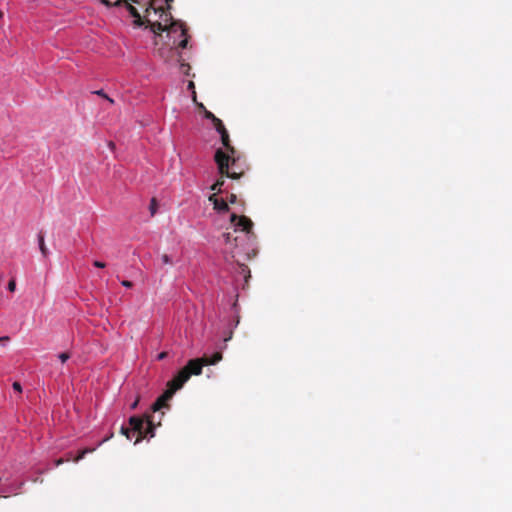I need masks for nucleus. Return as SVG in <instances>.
<instances>
[{
  "label": "nucleus",
  "mask_w": 512,
  "mask_h": 512,
  "mask_svg": "<svg viewBox=\"0 0 512 512\" xmlns=\"http://www.w3.org/2000/svg\"><path fill=\"white\" fill-rule=\"evenodd\" d=\"M223 241L225 243L224 253L229 254L232 258L235 257V249L238 248V238L233 237L229 232L223 234Z\"/></svg>",
  "instance_id": "obj_7"
},
{
  "label": "nucleus",
  "mask_w": 512,
  "mask_h": 512,
  "mask_svg": "<svg viewBox=\"0 0 512 512\" xmlns=\"http://www.w3.org/2000/svg\"><path fill=\"white\" fill-rule=\"evenodd\" d=\"M121 284L126 288H131L133 286L132 282L128 280H123Z\"/></svg>",
  "instance_id": "obj_23"
},
{
  "label": "nucleus",
  "mask_w": 512,
  "mask_h": 512,
  "mask_svg": "<svg viewBox=\"0 0 512 512\" xmlns=\"http://www.w3.org/2000/svg\"><path fill=\"white\" fill-rule=\"evenodd\" d=\"M94 93H95V94H97V95H99V96L104 97V98H105L107 101H109V103H111V104L114 102V101H113V99L109 98V97L104 93V91H103V90H97V91H95Z\"/></svg>",
  "instance_id": "obj_15"
},
{
  "label": "nucleus",
  "mask_w": 512,
  "mask_h": 512,
  "mask_svg": "<svg viewBox=\"0 0 512 512\" xmlns=\"http://www.w3.org/2000/svg\"><path fill=\"white\" fill-rule=\"evenodd\" d=\"M129 423L132 427V431H129L128 429L122 428V433L127 436L128 439H131V436L135 433L139 434V438L135 441V443H138L140 438L142 437H153L154 436V426L153 421L148 416L146 420L137 417L132 416L129 419Z\"/></svg>",
  "instance_id": "obj_4"
},
{
  "label": "nucleus",
  "mask_w": 512,
  "mask_h": 512,
  "mask_svg": "<svg viewBox=\"0 0 512 512\" xmlns=\"http://www.w3.org/2000/svg\"><path fill=\"white\" fill-rule=\"evenodd\" d=\"M166 356H167V353H166V352H161V353L157 356V358H158V360H163L164 358H166Z\"/></svg>",
  "instance_id": "obj_26"
},
{
  "label": "nucleus",
  "mask_w": 512,
  "mask_h": 512,
  "mask_svg": "<svg viewBox=\"0 0 512 512\" xmlns=\"http://www.w3.org/2000/svg\"><path fill=\"white\" fill-rule=\"evenodd\" d=\"M58 358L60 359V361H61L62 363H64V362H66V361L70 358V356H69V354H67V353H60V354L58 355Z\"/></svg>",
  "instance_id": "obj_17"
},
{
  "label": "nucleus",
  "mask_w": 512,
  "mask_h": 512,
  "mask_svg": "<svg viewBox=\"0 0 512 512\" xmlns=\"http://www.w3.org/2000/svg\"><path fill=\"white\" fill-rule=\"evenodd\" d=\"M16 289V283H15V280H11L9 283H8V290L11 291V292H14Z\"/></svg>",
  "instance_id": "obj_19"
},
{
  "label": "nucleus",
  "mask_w": 512,
  "mask_h": 512,
  "mask_svg": "<svg viewBox=\"0 0 512 512\" xmlns=\"http://www.w3.org/2000/svg\"><path fill=\"white\" fill-rule=\"evenodd\" d=\"M189 69H190L189 65H187L185 63H181V65H180L181 72L187 74Z\"/></svg>",
  "instance_id": "obj_20"
},
{
  "label": "nucleus",
  "mask_w": 512,
  "mask_h": 512,
  "mask_svg": "<svg viewBox=\"0 0 512 512\" xmlns=\"http://www.w3.org/2000/svg\"><path fill=\"white\" fill-rule=\"evenodd\" d=\"M161 261L163 264H172V259L167 254L161 256Z\"/></svg>",
  "instance_id": "obj_16"
},
{
  "label": "nucleus",
  "mask_w": 512,
  "mask_h": 512,
  "mask_svg": "<svg viewBox=\"0 0 512 512\" xmlns=\"http://www.w3.org/2000/svg\"><path fill=\"white\" fill-rule=\"evenodd\" d=\"M60 463H62V460H58L56 465H59Z\"/></svg>",
  "instance_id": "obj_32"
},
{
  "label": "nucleus",
  "mask_w": 512,
  "mask_h": 512,
  "mask_svg": "<svg viewBox=\"0 0 512 512\" xmlns=\"http://www.w3.org/2000/svg\"><path fill=\"white\" fill-rule=\"evenodd\" d=\"M205 117L207 119H211L212 122L214 123L215 129L220 134L221 141L225 148V150L218 149L215 153V161L218 165L220 174L222 176L226 175L227 177L232 178V179H238L239 173H237L236 171L229 170L230 163H232V165H234L236 162V159H235V149L229 143V135H228L227 130L225 129L222 121L220 119H218L217 117H215V115L213 113H211L210 111L205 110Z\"/></svg>",
  "instance_id": "obj_1"
},
{
  "label": "nucleus",
  "mask_w": 512,
  "mask_h": 512,
  "mask_svg": "<svg viewBox=\"0 0 512 512\" xmlns=\"http://www.w3.org/2000/svg\"><path fill=\"white\" fill-rule=\"evenodd\" d=\"M137 404H138V400H136V401L131 405V408H132V409L136 408Z\"/></svg>",
  "instance_id": "obj_28"
},
{
  "label": "nucleus",
  "mask_w": 512,
  "mask_h": 512,
  "mask_svg": "<svg viewBox=\"0 0 512 512\" xmlns=\"http://www.w3.org/2000/svg\"><path fill=\"white\" fill-rule=\"evenodd\" d=\"M204 365H207L204 358L190 360L187 366L180 370L178 374L168 382L167 390L153 404V412L163 408L166 405V402L173 397L174 393L181 389L189 380L191 374L200 375Z\"/></svg>",
  "instance_id": "obj_2"
},
{
  "label": "nucleus",
  "mask_w": 512,
  "mask_h": 512,
  "mask_svg": "<svg viewBox=\"0 0 512 512\" xmlns=\"http://www.w3.org/2000/svg\"><path fill=\"white\" fill-rule=\"evenodd\" d=\"M231 222L235 227V232H237V231L245 232V237L247 238V240L249 242H253V240H254V235L252 233L253 222L249 218H247L245 216L238 217L236 214H232Z\"/></svg>",
  "instance_id": "obj_6"
},
{
  "label": "nucleus",
  "mask_w": 512,
  "mask_h": 512,
  "mask_svg": "<svg viewBox=\"0 0 512 512\" xmlns=\"http://www.w3.org/2000/svg\"><path fill=\"white\" fill-rule=\"evenodd\" d=\"M188 88L189 89H193L194 88V83L192 81L189 82Z\"/></svg>",
  "instance_id": "obj_27"
},
{
  "label": "nucleus",
  "mask_w": 512,
  "mask_h": 512,
  "mask_svg": "<svg viewBox=\"0 0 512 512\" xmlns=\"http://www.w3.org/2000/svg\"><path fill=\"white\" fill-rule=\"evenodd\" d=\"M93 265L97 268H104L106 266V264L104 262H101V261H94Z\"/></svg>",
  "instance_id": "obj_21"
},
{
  "label": "nucleus",
  "mask_w": 512,
  "mask_h": 512,
  "mask_svg": "<svg viewBox=\"0 0 512 512\" xmlns=\"http://www.w3.org/2000/svg\"><path fill=\"white\" fill-rule=\"evenodd\" d=\"M236 201H237V196L235 194H231L229 196V202L233 204V203H236Z\"/></svg>",
  "instance_id": "obj_25"
},
{
  "label": "nucleus",
  "mask_w": 512,
  "mask_h": 512,
  "mask_svg": "<svg viewBox=\"0 0 512 512\" xmlns=\"http://www.w3.org/2000/svg\"><path fill=\"white\" fill-rule=\"evenodd\" d=\"M207 365H215L222 360V354L216 352L211 358H204Z\"/></svg>",
  "instance_id": "obj_11"
},
{
  "label": "nucleus",
  "mask_w": 512,
  "mask_h": 512,
  "mask_svg": "<svg viewBox=\"0 0 512 512\" xmlns=\"http://www.w3.org/2000/svg\"><path fill=\"white\" fill-rule=\"evenodd\" d=\"M209 201L213 204L214 209L218 212H226L228 211V204L226 201L219 199L215 194L209 196Z\"/></svg>",
  "instance_id": "obj_8"
},
{
  "label": "nucleus",
  "mask_w": 512,
  "mask_h": 512,
  "mask_svg": "<svg viewBox=\"0 0 512 512\" xmlns=\"http://www.w3.org/2000/svg\"><path fill=\"white\" fill-rule=\"evenodd\" d=\"M166 31L168 32V35L173 38L174 45H178L183 49L187 47L188 39L186 37V28L184 23L175 20L170 23Z\"/></svg>",
  "instance_id": "obj_5"
},
{
  "label": "nucleus",
  "mask_w": 512,
  "mask_h": 512,
  "mask_svg": "<svg viewBox=\"0 0 512 512\" xmlns=\"http://www.w3.org/2000/svg\"><path fill=\"white\" fill-rule=\"evenodd\" d=\"M3 339L8 340V337H0V340H3Z\"/></svg>",
  "instance_id": "obj_31"
},
{
  "label": "nucleus",
  "mask_w": 512,
  "mask_h": 512,
  "mask_svg": "<svg viewBox=\"0 0 512 512\" xmlns=\"http://www.w3.org/2000/svg\"><path fill=\"white\" fill-rule=\"evenodd\" d=\"M95 450V448H86L84 450L81 451V453L74 459L75 462H79L81 459L84 458V456L87 454V453H91Z\"/></svg>",
  "instance_id": "obj_12"
},
{
  "label": "nucleus",
  "mask_w": 512,
  "mask_h": 512,
  "mask_svg": "<svg viewBox=\"0 0 512 512\" xmlns=\"http://www.w3.org/2000/svg\"><path fill=\"white\" fill-rule=\"evenodd\" d=\"M38 246L39 250L44 258H46L49 255V250L45 245L44 236L42 233L38 234Z\"/></svg>",
  "instance_id": "obj_10"
},
{
  "label": "nucleus",
  "mask_w": 512,
  "mask_h": 512,
  "mask_svg": "<svg viewBox=\"0 0 512 512\" xmlns=\"http://www.w3.org/2000/svg\"><path fill=\"white\" fill-rule=\"evenodd\" d=\"M145 18L154 34L166 31L170 23L174 21L170 13H167L163 8H155L152 4L146 9Z\"/></svg>",
  "instance_id": "obj_3"
},
{
  "label": "nucleus",
  "mask_w": 512,
  "mask_h": 512,
  "mask_svg": "<svg viewBox=\"0 0 512 512\" xmlns=\"http://www.w3.org/2000/svg\"><path fill=\"white\" fill-rule=\"evenodd\" d=\"M149 209H150L151 215L154 216L157 212V202L154 198L150 202Z\"/></svg>",
  "instance_id": "obj_14"
},
{
  "label": "nucleus",
  "mask_w": 512,
  "mask_h": 512,
  "mask_svg": "<svg viewBox=\"0 0 512 512\" xmlns=\"http://www.w3.org/2000/svg\"><path fill=\"white\" fill-rule=\"evenodd\" d=\"M13 389H14L15 391H17V392H21V391H22L21 385H20V383H18V382H14V383H13Z\"/></svg>",
  "instance_id": "obj_24"
},
{
  "label": "nucleus",
  "mask_w": 512,
  "mask_h": 512,
  "mask_svg": "<svg viewBox=\"0 0 512 512\" xmlns=\"http://www.w3.org/2000/svg\"><path fill=\"white\" fill-rule=\"evenodd\" d=\"M4 16V13L0 10V19Z\"/></svg>",
  "instance_id": "obj_30"
},
{
  "label": "nucleus",
  "mask_w": 512,
  "mask_h": 512,
  "mask_svg": "<svg viewBox=\"0 0 512 512\" xmlns=\"http://www.w3.org/2000/svg\"><path fill=\"white\" fill-rule=\"evenodd\" d=\"M160 55H161V57H162V58H164V59H165V61H168V58L164 55V53H163V52H160Z\"/></svg>",
  "instance_id": "obj_29"
},
{
  "label": "nucleus",
  "mask_w": 512,
  "mask_h": 512,
  "mask_svg": "<svg viewBox=\"0 0 512 512\" xmlns=\"http://www.w3.org/2000/svg\"><path fill=\"white\" fill-rule=\"evenodd\" d=\"M242 251L247 254V256L250 258L251 256H254L256 254V251L252 248L251 252L249 248H243Z\"/></svg>",
  "instance_id": "obj_18"
},
{
  "label": "nucleus",
  "mask_w": 512,
  "mask_h": 512,
  "mask_svg": "<svg viewBox=\"0 0 512 512\" xmlns=\"http://www.w3.org/2000/svg\"><path fill=\"white\" fill-rule=\"evenodd\" d=\"M126 7L129 11V13L131 14V16L134 18L135 25L141 26L143 24V20L140 16L139 12L137 11V9L134 6H132L130 3H127Z\"/></svg>",
  "instance_id": "obj_9"
},
{
  "label": "nucleus",
  "mask_w": 512,
  "mask_h": 512,
  "mask_svg": "<svg viewBox=\"0 0 512 512\" xmlns=\"http://www.w3.org/2000/svg\"><path fill=\"white\" fill-rule=\"evenodd\" d=\"M223 185H224V180H223V179L218 180V181H216V183H214V184L211 186V190L220 192V191H221V187H222Z\"/></svg>",
  "instance_id": "obj_13"
},
{
  "label": "nucleus",
  "mask_w": 512,
  "mask_h": 512,
  "mask_svg": "<svg viewBox=\"0 0 512 512\" xmlns=\"http://www.w3.org/2000/svg\"><path fill=\"white\" fill-rule=\"evenodd\" d=\"M239 268H240V270H241V273H242V274H244V275H246V273H248V274H249V270H248L247 266H245V265L241 264V265L239 266Z\"/></svg>",
  "instance_id": "obj_22"
}]
</instances>
